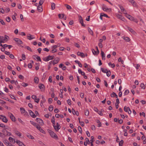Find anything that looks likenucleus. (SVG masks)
Returning <instances> with one entry per match:
<instances>
[{
    "instance_id": "nucleus-28",
    "label": "nucleus",
    "mask_w": 146,
    "mask_h": 146,
    "mask_svg": "<svg viewBox=\"0 0 146 146\" xmlns=\"http://www.w3.org/2000/svg\"><path fill=\"white\" fill-rule=\"evenodd\" d=\"M4 143L5 144H7V145L8 146H9L10 145H11V143L8 142V141L7 140H6L4 141Z\"/></svg>"
},
{
    "instance_id": "nucleus-2",
    "label": "nucleus",
    "mask_w": 146,
    "mask_h": 146,
    "mask_svg": "<svg viewBox=\"0 0 146 146\" xmlns=\"http://www.w3.org/2000/svg\"><path fill=\"white\" fill-rule=\"evenodd\" d=\"M54 58V56H53L49 55L46 57H45L43 58L44 61H48L49 60L53 59Z\"/></svg>"
},
{
    "instance_id": "nucleus-44",
    "label": "nucleus",
    "mask_w": 146,
    "mask_h": 146,
    "mask_svg": "<svg viewBox=\"0 0 146 146\" xmlns=\"http://www.w3.org/2000/svg\"><path fill=\"white\" fill-rule=\"evenodd\" d=\"M24 87H26L28 85V84L27 83H26L24 82H23L21 84Z\"/></svg>"
},
{
    "instance_id": "nucleus-35",
    "label": "nucleus",
    "mask_w": 146,
    "mask_h": 146,
    "mask_svg": "<svg viewBox=\"0 0 146 146\" xmlns=\"http://www.w3.org/2000/svg\"><path fill=\"white\" fill-rule=\"evenodd\" d=\"M130 20L136 23H137L138 22V21L137 20V19H129Z\"/></svg>"
},
{
    "instance_id": "nucleus-48",
    "label": "nucleus",
    "mask_w": 146,
    "mask_h": 146,
    "mask_svg": "<svg viewBox=\"0 0 146 146\" xmlns=\"http://www.w3.org/2000/svg\"><path fill=\"white\" fill-rule=\"evenodd\" d=\"M39 130L43 133H45V131L41 127L39 129Z\"/></svg>"
},
{
    "instance_id": "nucleus-39",
    "label": "nucleus",
    "mask_w": 146,
    "mask_h": 146,
    "mask_svg": "<svg viewBox=\"0 0 146 146\" xmlns=\"http://www.w3.org/2000/svg\"><path fill=\"white\" fill-rule=\"evenodd\" d=\"M106 73V74L109 77L111 75V72L110 70L108 71Z\"/></svg>"
},
{
    "instance_id": "nucleus-43",
    "label": "nucleus",
    "mask_w": 146,
    "mask_h": 146,
    "mask_svg": "<svg viewBox=\"0 0 146 146\" xmlns=\"http://www.w3.org/2000/svg\"><path fill=\"white\" fill-rule=\"evenodd\" d=\"M140 87L143 89H145V87L144 85V84L143 83H141V84Z\"/></svg>"
},
{
    "instance_id": "nucleus-58",
    "label": "nucleus",
    "mask_w": 146,
    "mask_h": 146,
    "mask_svg": "<svg viewBox=\"0 0 146 146\" xmlns=\"http://www.w3.org/2000/svg\"><path fill=\"white\" fill-rule=\"evenodd\" d=\"M18 120L22 124H24V122L22 121V120L20 118H18Z\"/></svg>"
},
{
    "instance_id": "nucleus-16",
    "label": "nucleus",
    "mask_w": 146,
    "mask_h": 146,
    "mask_svg": "<svg viewBox=\"0 0 146 146\" xmlns=\"http://www.w3.org/2000/svg\"><path fill=\"white\" fill-rule=\"evenodd\" d=\"M37 10L39 12H41L43 11L42 6V5H39L37 7Z\"/></svg>"
},
{
    "instance_id": "nucleus-25",
    "label": "nucleus",
    "mask_w": 146,
    "mask_h": 146,
    "mask_svg": "<svg viewBox=\"0 0 146 146\" xmlns=\"http://www.w3.org/2000/svg\"><path fill=\"white\" fill-rule=\"evenodd\" d=\"M80 22L82 26L84 27H85V25L83 23V19H80Z\"/></svg>"
},
{
    "instance_id": "nucleus-19",
    "label": "nucleus",
    "mask_w": 146,
    "mask_h": 146,
    "mask_svg": "<svg viewBox=\"0 0 146 146\" xmlns=\"http://www.w3.org/2000/svg\"><path fill=\"white\" fill-rule=\"evenodd\" d=\"M38 87L40 88V89H42L44 90L45 88V86L43 84H40L38 85Z\"/></svg>"
},
{
    "instance_id": "nucleus-62",
    "label": "nucleus",
    "mask_w": 146,
    "mask_h": 146,
    "mask_svg": "<svg viewBox=\"0 0 146 146\" xmlns=\"http://www.w3.org/2000/svg\"><path fill=\"white\" fill-rule=\"evenodd\" d=\"M57 51V50L56 49H53L51 51V52L52 53H54L56 52Z\"/></svg>"
},
{
    "instance_id": "nucleus-20",
    "label": "nucleus",
    "mask_w": 146,
    "mask_h": 146,
    "mask_svg": "<svg viewBox=\"0 0 146 146\" xmlns=\"http://www.w3.org/2000/svg\"><path fill=\"white\" fill-rule=\"evenodd\" d=\"M26 136L29 139H34V137L29 133H27V134Z\"/></svg>"
},
{
    "instance_id": "nucleus-11",
    "label": "nucleus",
    "mask_w": 146,
    "mask_h": 146,
    "mask_svg": "<svg viewBox=\"0 0 146 146\" xmlns=\"http://www.w3.org/2000/svg\"><path fill=\"white\" fill-rule=\"evenodd\" d=\"M10 117L11 119V120H12V121H15V117L11 113H10Z\"/></svg>"
},
{
    "instance_id": "nucleus-8",
    "label": "nucleus",
    "mask_w": 146,
    "mask_h": 146,
    "mask_svg": "<svg viewBox=\"0 0 146 146\" xmlns=\"http://www.w3.org/2000/svg\"><path fill=\"white\" fill-rule=\"evenodd\" d=\"M60 60V59L59 58L57 57L53 61L52 63L53 65H55L57 64Z\"/></svg>"
},
{
    "instance_id": "nucleus-5",
    "label": "nucleus",
    "mask_w": 146,
    "mask_h": 146,
    "mask_svg": "<svg viewBox=\"0 0 146 146\" xmlns=\"http://www.w3.org/2000/svg\"><path fill=\"white\" fill-rule=\"evenodd\" d=\"M14 40H15V41L17 42V44L20 45L21 44H23V42L19 38H14Z\"/></svg>"
},
{
    "instance_id": "nucleus-38",
    "label": "nucleus",
    "mask_w": 146,
    "mask_h": 146,
    "mask_svg": "<svg viewBox=\"0 0 146 146\" xmlns=\"http://www.w3.org/2000/svg\"><path fill=\"white\" fill-rule=\"evenodd\" d=\"M89 113V111L88 110H86L85 111V115L86 116H88Z\"/></svg>"
},
{
    "instance_id": "nucleus-24",
    "label": "nucleus",
    "mask_w": 146,
    "mask_h": 146,
    "mask_svg": "<svg viewBox=\"0 0 146 146\" xmlns=\"http://www.w3.org/2000/svg\"><path fill=\"white\" fill-rule=\"evenodd\" d=\"M118 6L119 7L120 9L121 10L122 12H126V11L125 9L123 7L120 5H119Z\"/></svg>"
},
{
    "instance_id": "nucleus-42",
    "label": "nucleus",
    "mask_w": 146,
    "mask_h": 146,
    "mask_svg": "<svg viewBox=\"0 0 146 146\" xmlns=\"http://www.w3.org/2000/svg\"><path fill=\"white\" fill-rule=\"evenodd\" d=\"M78 130L81 133H82V129L81 127L80 126H79L78 127Z\"/></svg>"
},
{
    "instance_id": "nucleus-18",
    "label": "nucleus",
    "mask_w": 146,
    "mask_h": 146,
    "mask_svg": "<svg viewBox=\"0 0 146 146\" xmlns=\"http://www.w3.org/2000/svg\"><path fill=\"white\" fill-rule=\"evenodd\" d=\"M58 16L59 18H60L62 17V18H66V17L64 14H59L58 15Z\"/></svg>"
},
{
    "instance_id": "nucleus-37",
    "label": "nucleus",
    "mask_w": 146,
    "mask_h": 146,
    "mask_svg": "<svg viewBox=\"0 0 146 146\" xmlns=\"http://www.w3.org/2000/svg\"><path fill=\"white\" fill-rule=\"evenodd\" d=\"M124 143V141L123 140H121L119 143V146H122Z\"/></svg>"
},
{
    "instance_id": "nucleus-36",
    "label": "nucleus",
    "mask_w": 146,
    "mask_h": 146,
    "mask_svg": "<svg viewBox=\"0 0 146 146\" xmlns=\"http://www.w3.org/2000/svg\"><path fill=\"white\" fill-rule=\"evenodd\" d=\"M36 56V58L38 61H41V59L40 58V57L39 56H37V55L36 56L34 55L33 56V57H34V56L35 57Z\"/></svg>"
},
{
    "instance_id": "nucleus-56",
    "label": "nucleus",
    "mask_w": 146,
    "mask_h": 146,
    "mask_svg": "<svg viewBox=\"0 0 146 146\" xmlns=\"http://www.w3.org/2000/svg\"><path fill=\"white\" fill-rule=\"evenodd\" d=\"M0 137L2 138H5L4 134L3 133L0 132Z\"/></svg>"
},
{
    "instance_id": "nucleus-30",
    "label": "nucleus",
    "mask_w": 146,
    "mask_h": 146,
    "mask_svg": "<svg viewBox=\"0 0 146 146\" xmlns=\"http://www.w3.org/2000/svg\"><path fill=\"white\" fill-rule=\"evenodd\" d=\"M55 4L54 3H51V8L52 10H53L55 8Z\"/></svg>"
},
{
    "instance_id": "nucleus-53",
    "label": "nucleus",
    "mask_w": 146,
    "mask_h": 146,
    "mask_svg": "<svg viewBox=\"0 0 146 146\" xmlns=\"http://www.w3.org/2000/svg\"><path fill=\"white\" fill-rule=\"evenodd\" d=\"M9 56L11 59H13L14 58V56L12 54H10Z\"/></svg>"
},
{
    "instance_id": "nucleus-12",
    "label": "nucleus",
    "mask_w": 146,
    "mask_h": 146,
    "mask_svg": "<svg viewBox=\"0 0 146 146\" xmlns=\"http://www.w3.org/2000/svg\"><path fill=\"white\" fill-rule=\"evenodd\" d=\"M77 54L78 56H80L82 58H84L85 57L84 55L83 52H78L77 53Z\"/></svg>"
},
{
    "instance_id": "nucleus-51",
    "label": "nucleus",
    "mask_w": 146,
    "mask_h": 146,
    "mask_svg": "<svg viewBox=\"0 0 146 146\" xmlns=\"http://www.w3.org/2000/svg\"><path fill=\"white\" fill-rule=\"evenodd\" d=\"M35 127H36L37 129L38 130H39V129H40V128L41 127L38 124H36Z\"/></svg>"
},
{
    "instance_id": "nucleus-64",
    "label": "nucleus",
    "mask_w": 146,
    "mask_h": 146,
    "mask_svg": "<svg viewBox=\"0 0 146 146\" xmlns=\"http://www.w3.org/2000/svg\"><path fill=\"white\" fill-rule=\"evenodd\" d=\"M67 102L68 104L69 105H70L71 104V100H68L67 101Z\"/></svg>"
},
{
    "instance_id": "nucleus-40",
    "label": "nucleus",
    "mask_w": 146,
    "mask_h": 146,
    "mask_svg": "<svg viewBox=\"0 0 146 146\" xmlns=\"http://www.w3.org/2000/svg\"><path fill=\"white\" fill-rule=\"evenodd\" d=\"M129 108V107H127L126 106H125L124 108V110L125 111L127 112Z\"/></svg>"
},
{
    "instance_id": "nucleus-26",
    "label": "nucleus",
    "mask_w": 146,
    "mask_h": 146,
    "mask_svg": "<svg viewBox=\"0 0 146 146\" xmlns=\"http://www.w3.org/2000/svg\"><path fill=\"white\" fill-rule=\"evenodd\" d=\"M34 81L36 83L38 84L39 81L38 78L37 77H35L34 79Z\"/></svg>"
},
{
    "instance_id": "nucleus-61",
    "label": "nucleus",
    "mask_w": 146,
    "mask_h": 146,
    "mask_svg": "<svg viewBox=\"0 0 146 146\" xmlns=\"http://www.w3.org/2000/svg\"><path fill=\"white\" fill-rule=\"evenodd\" d=\"M74 45L76 47H77L78 48H79L80 47V46L79 44L77 43H75Z\"/></svg>"
},
{
    "instance_id": "nucleus-59",
    "label": "nucleus",
    "mask_w": 146,
    "mask_h": 146,
    "mask_svg": "<svg viewBox=\"0 0 146 146\" xmlns=\"http://www.w3.org/2000/svg\"><path fill=\"white\" fill-rule=\"evenodd\" d=\"M28 67L29 68H32V65L31 63L29 64L28 65Z\"/></svg>"
},
{
    "instance_id": "nucleus-49",
    "label": "nucleus",
    "mask_w": 146,
    "mask_h": 146,
    "mask_svg": "<svg viewBox=\"0 0 146 146\" xmlns=\"http://www.w3.org/2000/svg\"><path fill=\"white\" fill-rule=\"evenodd\" d=\"M96 48L97 50V52H96V55H97L99 53V50L98 47L96 46Z\"/></svg>"
},
{
    "instance_id": "nucleus-1",
    "label": "nucleus",
    "mask_w": 146,
    "mask_h": 146,
    "mask_svg": "<svg viewBox=\"0 0 146 146\" xmlns=\"http://www.w3.org/2000/svg\"><path fill=\"white\" fill-rule=\"evenodd\" d=\"M48 131L52 137L56 139H58V137L57 135L54 132L49 129H48Z\"/></svg>"
},
{
    "instance_id": "nucleus-57",
    "label": "nucleus",
    "mask_w": 146,
    "mask_h": 146,
    "mask_svg": "<svg viewBox=\"0 0 146 146\" xmlns=\"http://www.w3.org/2000/svg\"><path fill=\"white\" fill-rule=\"evenodd\" d=\"M22 58L23 60H25L26 58L25 55L24 54H22Z\"/></svg>"
},
{
    "instance_id": "nucleus-50",
    "label": "nucleus",
    "mask_w": 146,
    "mask_h": 146,
    "mask_svg": "<svg viewBox=\"0 0 146 146\" xmlns=\"http://www.w3.org/2000/svg\"><path fill=\"white\" fill-rule=\"evenodd\" d=\"M116 15L117 16V17L118 18H122V16L121 15L119 14H116Z\"/></svg>"
},
{
    "instance_id": "nucleus-13",
    "label": "nucleus",
    "mask_w": 146,
    "mask_h": 146,
    "mask_svg": "<svg viewBox=\"0 0 146 146\" xmlns=\"http://www.w3.org/2000/svg\"><path fill=\"white\" fill-rule=\"evenodd\" d=\"M128 1L131 3L133 6L136 7L137 6V4L133 0H128Z\"/></svg>"
},
{
    "instance_id": "nucleus-52",
    "label": "nucleus",
    "mask_w": 146,
    "mask_h": 146,
    "mask_svg": "<svg viewBox=\"0 0 146 146\" xmlns=\"http://www.w3.org/2000/svg\"><path fill=\"white\" fill-rule=\"evenodd\" d=\"M10 11V9L9 8H7L5 10V11L6 13H8Z\"/></svg>"
},
{
    "instance_id": "nucleus-22",
    "label": "nucleus",
    "mask_w": 146,
    "mask_h": 146,
    "mask_svg": "<svg viewBox=\"0 0 146 146\" xmlns=\"http://www.w3.org/2000/svg\"><path fill=\"white\" fill-rule=\"evenodd\" d=\"M31 36H32V35L31 34H29L28 35H27V39L30 40H31L35 38L34 37L32 38L31 37Z\"/></svg>"
},
{
    "instance_id": "nucleus-23",
    "label": "nucleus",
    "mask_w": 146,
    "mask_h": 146,
    "mask_svg": "<svg viewBox=\"0 0 146 146\" xmlns=\"http://www.w3.org/2000/svg\"><path fill=\"white\" fill-rule=\"evenodd\" d=\"M56 130H55L56 131H58V130H59L61 128L60 126L59 125V123H56Z\"/></svg>"
},
{
    "instance_id": "nucleus-54",
    "label": "nucleus",
    "mask_w": 146,
    "mask_h": 146,
    "mask_svg": "<svg viewBox=\"0 0 146 146\" xmlns=\"http://www.w3.org/2000/svg\"><path fill=\"white\" fill-rule=\"evenodd\" d=\"M0 22L3 25H5V24L4 21L1 19H0Z\"/></svg>"
},
{
    "instance_id": "nucleus-34",
    "label": "nucleus",
    "mask_w": 146,
    "mask_h": 146,
    "mask_svg": "<svg viewBox=\"0 0 146 146\" xmlns=\"http://www.w3.org/2000/svg\"><path fill=\"white\" fill-rule=\"evenodd\" d=\"M101 69L102 72L104 73H106L107 71H108V70L107 69H104L103 68H101Z\"/></svg>"
},
{
    "instance_id": "nucleus-4",
    "label": "nucleus",
    "mask_w": 146,
    "mask_h": 146,
    "mask_svg": "<svg viewBox=\"0 0 146 146\" xmlns=\"http://www.w3.org/2000/svg\"><path fill=\"white\" fill-rule=\"evenodd\" d=\"M0 119L5 123H7L8 121V119L6 117L3 115H0Z\"/></svg>"
},
{
    "instance_id": "nucleus-41",
    "label": "nucleus",
    "mask_w": 146,
    "mask_h": 146,
    "mask_svg": "<svg viewBox=\"0 0 146 146\" xmlns=\"http://www.w3.org/2000/svg\"><path fill=\"white\" fill-rule=\"evenodd\" d=\"M129 91L128 90H125L124 93V95H127L129 93Z\"/></svg>"
},
{
    "instance_id": "nucleus-45",
    "label": "nucleus",
    "mask_w": 146,
    "mask_h": 146,
    "mask_svg": "<svg viewBox=\"0 0 146 146\" xmlns=\"http://www.w3.org/2000/svg\"><path fill=\"white\" fill-rule=\"evenodd\" d=\"M30 122L32 125L35 126L37 124L36 123L34 122V121H30Z\"/></svg>"
},
{
    "instance_id": "nucleus-27",
    "label": "nucleus",
    "mask_w": 146,
    "mask_h": 146,
    "mask_svg": "<svg viewBox=\"0 0 146 146\" xmlns=\"http://www.w3.org/2000/svg\"><path fill=\"white\" fill-rule=\"evenodd\" d=\"M124 13L125 14V17H127V18H131V16L128 14L127 13L124 12Z\"/></svg>"
},
{
    "instance_id": "nucleus-33",
    "label": "nucleus",
    "mask_w": 146,
    "mask_h": 146,
    "mask_svg": "<svg viewBox=\"0 0 146 146\" xmlns=\"http://www.w3.org/2000/svg\"><path fill=\"white\" fill-rule=\"evenodd\" d=\"M53 109V106H52L50 105V106L48 108L49 110L50 111H52Z\"/></svg>"
},
{
    "instance_id": "nucleus-21",
    "label": "nucleus",
    "mask_w": 146,
    "mask_h": 146,
    "mask_svg": "<svg viewBox=\"0 0 146 146\" xmlns=\"http://www.w3.org/2000/svg\"><path fill=\"white\" fill-rule=\"evenodd\" d=\"M123 39L127 42H129L130 40V39L128 37L123 36Z\"/></svg>"
},
{
    "instance_id": "nucleus-9",
    "label": "nucleus",
    "mask_w": 146,
    "mask_h": 146,
    "mask_svg": "<svg viewBox=\"0 0 146 146\" xmlns=\"http://www.w3.org/2000/svg\"><path fill=\"white\" fill-rule=\"evenodd\" d=\"M17 143L18 144L19 146H26L22 142L19 140H17L16 141Z\"/></svg>"
},
{
    "instance_id": "nucleus-32",
    "label": "nucleus",
    "mask_w": 146,
    "mask_h": 146,
    "mask_svg": "<svg viewBox=\"0 0 146 146\" xmlns=\"http://www.w3.org/2000/svg\"><path fill=\"white\" fill-rule=\"evenodd\" d=\"M88 30L89 33L92 35H93V33L92 30L89 28H88Z\"/></svg>"
},
{
    "instance_id": "nucleus-55",
    "label": "nucleus",
    "mask_w": 146,
    "mask_h": 146,
    "mask_svg": "<svg viewBox=\"0 0 146 146\" xmlns=\"http://www.w3.org/2000/svg\"><path fill=\"white\" fill-rule=\"evenodd\" d=\"M66 7L68 9H72L71 7L68 5H66Z\"/></svg>"
},
{
    "instance_id": "nucleus-14",
    "label": "nucleus",
    "mask_w": 146,
    "mask_h": 146,
    "mask_svg": "<svg viewBox=\"0 0 146 146\" xmlns=\"http://www.w3.org/2000/svg\"><path fill=\"white\" fill-rule=\"evenodd\" d=\"M72 113L73 115H76L77 116H78L79 115V113L78 111H75V110L73 109H72Z\"/></svg>"
},
{
    "instance_id": "nucleus-29",
    "label": "nucleus",
    "mask_w": 146,
    "mask_h": 146,
    "mask_svg": "<svg viewBox=\"0 0 146 146\" xmlns=\"http://www.w3.org/2000/svg\"><path fill=\"white\" fill-rule=\"evenodd\" d=\"M78 72L79 74H80L82 76L84 75L85 74V73L84 72L82 71L80 69H79Z\"/></svg>"
},
{
    "instance_id": "nucleus-46",
    "label": "nucleus",
    "mask_w": 146,
    "mask_h": 146,
    "mask_svg": "<svg viewBox=\"0 0 146 146\" xmlns=\"http://www.w3.org/2000/svg\"><path fill=\"white\" fill-rule=\"evenodd\" d=\"M44 0H40L39 2V4L40 5H42L43 2H44Z\"/></svg>"
},
{
    "instance_id": "nucleus-17",
    "label": "nucleus",
    "mask_w": 146,
    "mask_h": 146,
    "mask_svg": "<svg viewBox=\"0 0 146 146\" xmlns=\"http://www.w3.org/2000/svg\"><path fill=\"white\" fill-rule=\"evenodd\" d=\"M129 31L131 32V33L134 34L136 33L135 31L133 30L132 28L129 27H127Z\"/></svg>"
},
{
    "instance_id": "nucleus-3",
    "label": "nucleus",
    "mask_w": 146,
    "mask_h": 146,
    "mask_svg": "<svg viewBox=\"0 0 146 146\" xmlns=\"http://www.w3.org/2000/svg\"><path fill=\"white\" fill-rule=\"evenodd\" d=\"M2 132L3 133L5 137L6 136H9L11 135V133L10 132H8L7 130L3 129L2 130Z\"/></svg>"
},
{
    "instance_id": "nucleus-7",
    "label": "nucleus",
    "mask_w": 146,
    "mask_h": 146,
    "mask_svg": "<svg viewBox=\"0 0 146 146\" xmlns=\"http://www.w3.org/2000/svg\"><path fill=\"white\" fill-rule=\"evenodd\" d=\"M51 121L52 123H53V126L54 127V129L55 130H56V126L55 125V121L54 120V116H53L51 120Z\"/></svg>"
},
{
    "instance_id": "nucleus-10",
    "label": "nucleus",
    "mask_w": 146,
    "mask_h": 146,
    "mask_svg": "<svg viewBox=\"0 0 146 146\" xmlns=\"http://www.w3.org/2000/svg\"><path fill=\"white\" fill-rule=\"evenodd\" d=\"M29 112L30 115L33 117L35 118L36 117V115L32 111L30 110Z\"/></svg>"
},
{
    "instance_id": "nucleus-63",
    "label": "nucleus",
    "mask_w": 146,
    "mask_h": 146,
    "mask_svg": "<svg viewBox=\"0 0 146 146\" xmlns=\"http://www.w3.org/2000/svg\"><path fill=\"white\" fill-rule=\"evenodd\" d=\"M32 98L35 100L36 98V96L35 95H33L32 96Z\"/></svg>"
},
{
    "instance_id": "nucleus-6",
    "label": "nucleus",
    "mask_w": 146,
    "mask_h": 146,
    "mask_svg": "<svg viewBox=\"0 0 146 146\" xmlns=\"http://www.w3.org/2000/svg\"><path fill=\"white\" fill-rule=\"evenodd\" d=\"M36 120L40 125H43V121L42 119L39 118H37Z\"/></svg>"
},
{
    "instance_id": "nucleus-60",
    "label": "nucleus",
    "mask_w": 146,
    "mask_h": 146,
    "mask_svg": "<svg viewBox=\"0 0 146 146\" xmlns=\"http://www.w3.org/2000/svg\"><path fill=\"white\" fill-rule=\"evenodd\" d=\"M52 101V100L51 98H49L48 100V102L49 104L51 103Z\"/></svg>"
},
{
    "instance_id": "nucleus-47",
    "label": "nucleus",
    "mask_w": 146,
    "mask_h": 146,
    "mask_svg": "<svg viewBox=\"0 0 146 146\" xmlns=\"http://www.w3.org/2000/svg\"><path fill=\"white\" fill-rule=\"evenodd\" d=\"M15 133L16 135H17L19 136H20L21 135V133L18 131H17L15 132Z\"/></svg>"
},
{
    "instance_id": "nucleus-15",
    "label": "nucleus",
    "mask_w": 146,
    "mask_h": 146,
    "mask_svg": "<svg viewBox=\"0 0 146 146\" xmlns=\"http://www.w3.org/2000/svg\"><path fill=\"white\" fill-rule=\"evenodd\" d=\"M103 17H104L106 18L109 17L107 14L103 13H102L100 14V18H102Z\"/></svg>"
},
{
    "instance_id": "nucleus-31",
    "label": "nucleus",
    "mask_w": 146,
    "mask_h": 146,
    "mask_svg": "<svg viewBox=\"0 0 146 146\" xmlns=\"http://www.w3.org/2000/svg\"><path fill=\"white\" fill-rule=\"evenodd\" d=\"M20 109L22 113H24L25 112V110L23 108H21Z\"/></svg>"
}]
</instances>
